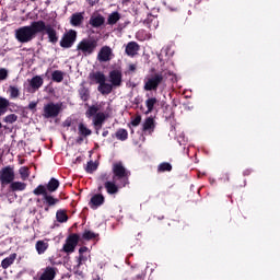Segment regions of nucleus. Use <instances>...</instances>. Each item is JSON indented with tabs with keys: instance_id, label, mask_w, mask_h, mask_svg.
Masks as SVG:
<instances>
[{
	"instance_id": "1",
	"label": "nucleus",
	"mask_w": 280,
	"mask_h": 280,
	"mask_svg": "<svg viewBox=\"0 0 280 280\" xmlns=\"http://www.w3.org/2000/svg\"><path fill=\"white\" fill-rule=\"evenodd\" d=\"M97 38H83L82 42H79L77 45V51H79V56H93L95 54V49H97Z\"/></svg>"
},
{
	"instance_id": "2",
	"label": "nucleus",
	"mask_w": 280,
	"mask_h": 280,
	"mask_svg": "<svg viewBox=\"0 0 280 280\" xmlns=\"http://www.w3.org/2000/svg\"><path fill=\"white\" fill-rule=\"evenodd\" d=\"M34 196H43V202L44 205H47L45 208V211H49V207H56L58 202H60V199L55 198L54 196L49 195L47 192V188H45V185L40 184L33 190Z\"/></svg>"
},
{
	"instance_id": "3",
	"label": "nucleus",
	"mask_w": 280,
	"mask_h": 280,
	"mask_svg": "<svg viewBox=\"0 0 280 280\" xmlns=\"http://www.w3.org/2000/svg\"><path fill=\"white\" fill-rule=\"evenodd\" d=\"M112 172H113V180H121L122 187H126L128 185V178H130V173L128 170H126V166H124L122 162H116L112 165Z\"/></svg>"
},
{
	"instance_id": "4",
	"label": "nucleus",
	"mask_w": 280,
	"mask_h": 280,
	"mask_svg": "<svg viewBox=\"0 0 280 280\" xmlns=\"http://www.w3.org/2000/svg\"><path fill=\"white\" fill-rule=\"evenodd\" d=\"M165 82L163 72H155L150 74L144 80L143 91H159V85Z\"/></svg>"
},
{
	"instance_id": "5",
	"label": "nucleus",
	"mask_w": 280,
	"mask_h": 280,
	"mask_svg": "<svg viewBox=\"0 0 280 280\" xmlns=\"http://www.w3.org/2000/svg\"><path fill=\"white\" fill-rule=\"evenodd\" d=\"M62 112V103L50 102L44 105L43 118L44 119H56Z\"/></svg>"
},
{
	"instance_id": "6",
	"label": "nucleus",
	"mask_w": 280,
	"mask_h": 280,
	"mask_svg": "<svg viewBox=\"0 0 280 280\" xmlns=\"http://www.w3.org/2000/svg\"><path fill=\"white\" fill-rule=\"evenodd\" d=\"M15 38L19 43H32L36 37L32 32L31 26L27 25L15 30Z\"/></svg>"
},
{
	"instance_id": "7",
	"label": "nucleus",
	"mask_w": 280,
	"mask_h": 280,
	"mask_svg": "<svg viewBox=\"0 0 280 280\" xmlns=\"http://www.w3.org/2000/svg\"><path fill=\"white\" fill-rule=\"evenodd\" d=\"M77 40L78 32L75 30H69L62 35L59 45L62 47V49H71V47L75 45Z\"/></svg>"
},
{
	"instance_id": "8",
	"label": "nucleus",
	"mask_w": 280,
	"mask_h": 280,
	"mask_svg": "<svg viewBox=\"0 0 280 280\" xmlns=\"http://www.w3.org/2000/svg\"><path fill=\"white\" fill-rule=\"evenodd\" d=\"M14 178V166L8 165L0 170V185H2V187L10 185Z\"/></svg>"
},
{
	"instance_id": "9",
	"label": "nucleus",
	"mask_w": 280,
	"mask_h": 280,
	"mask_svg": "<svg viewBox=\"0 0 280 280\" xmlns=\"http://www.w3.org/2000/svg\"><path fill=\"white\" fill-rule=\"evenodd\" d=\"M80 243V234L72 233L66 238V243L63 244L62 252L70 255L71 253H75V247Z\"/></svg>"
},
{
	"instance_id": "10",
	"label": "nucleus",
	"mask_w": 280,
	"mask_h": 280,
	"mask_svg": "<svg viewBox=\"0 0 280 280\" xmlns=\"http://www.w3.org/2000/svg\"><path fill=\"white\" fill-rule=\"evenodd\" d=\"M114 56L115 55L113 54V48H110V46H103L100 49L96 58L98 62H110Z\"/></svg>"
},
{
	"instance_id": "11",
	"label": "nucleus",
	"mask_w": 280,
	"mask_h": 280,
	"mask_svg": "<svg viewBox=\"0 0 280 280\" xmlns=\"http://www.w3.org/2000/svg\"><path fill=\"white\" fill-rule=\"evenodd\" d=\"M31 31L33 32V36L36 37L37 34H43V32H47V27H49V24H46L45 21H33L31 25Z\"/></svg>"
},
{
	"instance_id": "12",
	"label": "nucleus",
	"mask_w": 280,
	"mask_h": 280,
	"mask_svg": "<svg viewBox=\"0 0 280 280\" xmlns=\"http://www.w3.org/2000/svg\"><path fill=\"white\" fill-rule=\"evenodd\" d=\"M124 74L120 72V70H112L109 72V81L110 84L115 88L121 86Z\"/></svg>"
},
{
	"instance_id": "13",
	"label": "nucleus",
	"mask_w": 280,
	"mask_h": 280,
	"mask_svg": "<svg viewBox=\"0 0 280 280\" xmlns=\"http://www.w3.org/2000/svg\"><path fill=\"white\" fill-rule=\"evenodd\" d=\"M139 49H141V47L137 42H129L125 48V54L130 56V58H135V56L139 54Z\"/></svg>"
},
{
	"instance_id": "14",
	"label": "nucleus",
	"mask_w": 280,
	"mask_h": 280,
	"mask_svg": "<svg viewBox=\"0 0 280 280\" xmlns=\"http://www.w3.org/2000/svg\"><path fill=\"white\" fill-rule=\"evenodd\" d=\"M105 200L106 199L104 198V195L96 194L91 198L89 207H91L92 209H97V207H102V205H104Z\"/></svg>"
},
{
	"instance_id": "15",
	"label": "nucleus",
	"mask_w": 280,
	"mask_h": 280,
	"mask_svg": "<svg viewBox=\"0 0 280 280\" xmlns=\"http://www.w3.org/2000/svg\"><path fill=\"white\" fill-rule=\"evenodd\" d=\"M89 23L92 27H95V28L102 27V25H104L106 23V18H104V15H102V14L92 15L90 18Z\"/></svg>"
},
{
	"instance_id": "16",
	"label": "nucleus",
	"mask_w": 280,
	"mask_h": 280,
	"mask_svg": "<svg viewBox=\"0 0 280 280\" xmlns=\"http://www.w3.org/2000/svg\"><path fill=\"white\" fill-rule=\"evenodd\" d=\"M116 182L117 180L113 179L104 184V187L109 196H115V194H119V186Z\"/></svg>"
},
{
	"instance_id": "17",
	"label": "nucleus",
	"mask_w": 280,
	"mask_h": 280,
	"mask_svg": "<svg viewBox=\"0 0 280 280\" xmlns=\"http://www.w3.org/2000/svg\"><path fill=\"white\" fill-rule=\"evenodd\" d=\"M79 97L82 102H89L91 100V90L84 85V83H81L79 90H78Z\"/></svg>"
},
{
	"instance_id": "18",
	"label": "nucleus",
	"mask_w": 280,
	"mask_h": 280,
	"mask_svg": "<svg viewBox=\"0 0 280 280\" xmlns=\"http://www.w3.org/2000/svg\"><path fill=\"white\" fill-rule=\"evenodd\" d=\"M82 23H84V13L78 12L71 15L70 25H72L73 27H80Z\"/></svg>"
},
{
	"instance_id": "19",
	"label": "nucleus",
	"mask_w": 280,
	"mask_h": 280,
	"mask_svg": "<svg viewBox=\"0 0 280 280\" xmlns=\"http://www.w3.org/2000/svg\"><path fill=\"white\" fill-rule=\"evenodd\" d=\"M90 80H92V82H95V84H98L100 86L101 84L106 82V74H104V72L102 71L92 72L90 73Z\"/></svg>"
},
{
	"instance_id": "20",
	"label": "nucleus",
	"mask_w": 280,
	"mask_h": 280,
	"mask_svg": "<svg viewBox=\"0 0 280 280\" xmlns=\"http://www.w3.org/2000/svg\"><path fill=\"white\" fill-rule=\"evenodd\" d=\"M56 279V268L46 267L44 272L40 275L39 280H54Z\"/></svg>"
},
{
	"instance_id": "21",
	"label": "nucleus",
	"mask_w": 280,
	"mask_h": 280,
	"mask_svg": "<svg viewBox=\"0 0 280 280\" xmlns=\"http://www.w3.org/2000/svg\"><path fill=\"white\" fill-rule=\"evenodd\" d=\"M148 100L145 101L147 112L145 115H150V113L154 112V106L159 104V100L156 97H150V94H145Z\"/></svg>"
},
{
	"instance_id": "22",
	"label": "nucleus",
	"mask_w": 280,
	"mask_h": 280,
	"mask_svg": "<svg viewBox=\"0 0 280 280\" xmlns=\"http://www.w3.org/2000/svg\"><path fill=\"white\" fill-rule=\"evenodd\" d=\"M43 84H45V80L40 75H35L30 81V86L33 91H38Z\"/></svg>"
},
{
	"instance_id": "23",
	"label": "nucleus",
	"mask_w": 280,
	"mask_h": 280,
	"mask_svg": "<svg viewBox=\"0 0 280 280\" xmlns=\"http://www.w3.org/2000/svg\"><path fill=\"white\" fill-rule=\"evenodd\" d=\"M58 187H60V180L55 177L50 178L48 184L45 186L47 194H54V191H58Z\"/></svg>"
},
{
	"instance_id": "24",
	"label": "nucleus",
	"mask_w": 280,
	"mask_h": 280,
	"mask_svg": "<svg viewBox=\"0 0 280 280\" xmlns=\"http://www.w3.org/2000/svg\"><path fill=\"white\" fill-rule=\"evenodd\" d=\"M46 34L48 36L49 43L52 45L58 43V32L50 24H48V27L46 28Z\"/></svg>"
},
{
	"instance_id": "25",
	"label": "nucleus",
	"mask_w": 280,
	"mask_h": 280,
	"mask_svg": "<svg viewBox=\"0 0 280 280\" xmlns=\"http://www.w3.org/2000/svg\"><path fill=\"white\" fill-rule=\"evenodd\" d=\"M113 86L112 83H106V81H104L103 84L97 86V91L101 95H110V93H113Z\"/></svg>"
},
{
	"instance_id": "26",
	"label": "nucleus",
	"mask_w": 280,
	"mask_h": 280,
	"mask_svg": "<svg viewBox=\"0 0 280 280\" xmlns=\"http://www.w3.org/2000/svg\"><path fill=\"white\" fill-rule=\"evenodd\" d=\"M14 261H16V253H13L9 257L4 258L1 261V268H3V270H8V267L12 266V264H14Z\"/></svg>"
},
{
	"instance_id": "27",
	"label": "nucleus",
	"mask_w": 280,
	"mask_h": 280,
	"mask_svg": "<svg viewBox=\"0 0 280 280\" xmlns=\"http://www.w3.org/2000/svg\"><path fill=\"white\" fill-rule=\"evenodd\" d=\"M35 248L39 255H45L47 248H49V243L45 241H37L35 244Z\"/></svg>"
},
{
	"instance_id": "28",
	"label": "nucleus",
	"mask_w": 280,
	"mask_h": 280,
	"mask_svg": "<svg viewBox=\"0 0 280 280\" xmlns=\"http://www.w3.org/2000/svg\"><path fill=\"white\" fill-rule=\"evenodd\" d=\"M8 108H10V101L3 96H0V117L8 113Z\"/></svg>"
},
{
	"instance_id": "29",
	"label": "nucleus",
	"mask_w": 280,
	"mask_h": 280,
	"mask_svg": "<svg viewBox=\"0 0 280 280\" xmlns=\"http://www.w3.org/2000/svg\"><path fill=\"white\" fill-rule=\"evenodd\" d=\"M108 114H104L103 112H98L94 117H93V124L96 125H104V122L108 119Z\"/></svg>"
},
{
	"instance_id": "30",
	"label": "nucleus",
	"mask_w": 280,
	"mask_h": 280,
	"mask_svg": "<svg viewBox=\"0 0 280 280\" xmlns=\"http://www.w3.org/2000/svg\"><path fill=\"white\" fill-rule=\"evenodd\" d=\"M27 184L23 182H13L10 184L11 191H25Z\"/></svg>"
},
{
	"instance_id": "31",
	"label": "nucleus",
	"mask_w": 280,
	"mask_h": 280,
	"mask_svg": "<svg viewBox=\"0 0 280 280\" xmlns=\"http://www.w3.org/2000/svg\"><path fill=\"white\" fill-rule=\"evenodd\" d=\"M78 130H79V135L81 137H91L93 135V131L91 129H89L86 127V125H84V122H80L79 124V127H78Z\"/></svg>"
},
{
	"instance_id": "32",
	"label": "nucleus",
	"mask_w": 280,
	"mask_h": 280,
	"mask_svg": "<svg viewBox=\"0 0 280 280\" xmlns=\"http://www.w3.org/2000/svg\"><path fill=\"white\" fill-rule=\"evenodd\" d=\"M8 93L10 95V100H16L21 97V90L16 85H10L8 89Z\"/></svg>"
},
{
	"instance_id": "33",
	"label": "nucleus",
	"mask_w": 280,
	"mask_h": 280,
	"mask_svg": "<svg viewBox=\"0 0 280 280\" xmlns=\"http://www.w3.org/2000/svg\"><path fill=\"white\" fill-rule=\"evenodd\" d=\"M154 118L148 117L144 122L142 124L143 132H148V130H154Z\"/></svg>"
},
{
	"instance_id": "34",
	"label": "nucleus",
	"mask_w": 280,
	"mask_h": 280,
	"mask_svg": "<svg viewBox=\"0 0 280 280\" xmlns=\"http://www.w3.org/2000/svg\"><path fill=\"white\" fill-rule=\"evenodd\" d=\"M120 19H121V14H119V12L115 11L108 15L107 25H116Z\"/></svg>"
},
{
	"instance_id": "35",
	"label": "nucleus",
	"mask_w": 280,
	"mask_h": 280,
	"mask_svg": "<svg viewBox=\"0 0 280 280\" xmlns=\"http://www.w3.org/2000/svg\"><path fill=\"white\" fill-rule=\"evenodd\" d=\"M96 237H100V234L90 230H85L82 234V240L85 242H91V240H95Z\"/></svg>"
},
{
	"instance_id": "36",
	"label": "nucleus",
	"mask_w": 280,
	"mask_h": 280,
	"mask_svg": "<svg viewBox=\"0 0 280 280\" xmlns=\"http://www.w3.org/2000/svg\"><path fill=\"white\" fill-rule=\"evenodd\" d=\"M51 80L52 82H57V83L62 82V80H65V72H62L61 70H55L51 73Z\"/></svg>"
},
{
	"instance_id": "37",
	"label": "nucleus",
	"mask_w": 280,
	"mask_h": 280,
	"mask_svg": "<svg viewBox=\"0 0 280 280\" xmlns=\"http://www.w3.org/2000/svg\"><path fill=\"white\" fill-rule=\"evenodd\" d=\"M100 113V106L97 105H91L85 112V116L91 119V117H95Z\"/></svg>"
},
{
	"instance_id": "38",
	"label": "nucleus",
	"mask_w": 280,
	"mask_h": 280,
	"mask_svg": "<svg viewBox=\"0 0 280 280\" xmlns=\"http://www.w3.org/2000/svg\"><path fill=\"white\" fill-rule=\"evenodd\" d=\"M57 222L61 224L69 220V215H67V210H58L56 213Z\"/></svg>"
},
{
	"instance_id": "39",
	"label": "nucleus",
	"mask_w": 280,
	"mask_h": 280,
	"mask_svg": "<svg viewBox=\"0 0 280 280\" xmlns=\"http://www.w3.org/2000/svg\"><path fill=\"white\" fill-rule=\"evenodd\" d=\"M115 137L118 139V141H126L128 139V130L118 129L115 133Z\"/></svg>"
},
{
	"instance_id": "40",
	"label": "nucleus",
	"mask_w": 280,
	"mask_h": 280,
	"mask_svg": "<svg viewBox=\"0 0 280 280\" xmlns=\"http://www.w3.org/2000/svg\"><path fill=\"white\" fill-rule=\"evenodd\" d=\"M172 164L170 162H162L158 166V172L163 173V172H172Z\"/></svg>"
},
{
	"instance_id": "41",
	"label": "nucleus",
	"mask_w": 280,
	"mask_h": 280,
	"mask_svg": "<svg viewBox=\"0 0 280 280\" xmlns=\"http://www.w3.org/2000/svg\"><path fill=\"white\" fill-rule=\"evenodd\" d=\"M19 172L22 180H27V178H30V168L27 166H22Z\"/></svg>"
},
{
	"instance_id": "42",
	"label": "nucleus",
	"mask_w": 280,
	"mask_h": 280,
	"mask_svg": "<svg viewBox=\"0 0 280 280\" xmlns=\"http://www.w3.org/2000/svg\"><path fill=\"white\" fill-rule=\"evenodd\" d=\"M77 261L78 264L74 268L78 270L81 266H83V264H86V261H89V258L84 254H79Z\"/></svg>"
},
{
	"instance_id": "43",
	"label": "nucleus",
	"mask_w": 280,
	"mask_h": 280,
	"mask_svg": "<svg viewBox=\"0 0 280 280\" xmlns=\"http://www.w3.org/2000/svg\"><path fill=\"white\" fill-rule=\"evenodd\" d=\"M97 170V163L90 161L88 162V165L85 167V172L88 174H93V172H95Z\"/></svg>"
},
{
	"instance_id": "44",
	"label": "nucleus",
	"mask_w": 280,
	"mask_h": 280,
	"mask_svg": "<svg viewBox=\"0 0 280 280\" xmlns=\"http://www.w3.org/2000/svg\"><path fill=\"white\" fill-rule=\"evenodd\" d=\"M18 120H19V116H16V114L7 115L3 118L4 124H14Z\"/></svg>"
},
{
	"instance_id": "45",
	"label": "nucleus",
	"mask_w": 280,
	"mask_h": 280,
	"mask_svg": "<svg viewBox=\"0 0 280 280\" xmlns=\"http://www.w3.org/2000/svg\"><path fill=\"white\" fill-rule=\"evenodd\" d=\"M98 180H101V183H110V175L108 173H102L98 176Z\"/></svg>"
},
{
	"instance_id": "46",
	"label": "nucleus",
	"mask_w": 280,
	"mask_h": 280,
	"mask_svg": "<svg viewBox=\"0 0 280 280\" xmlns=\"http://www.w3.org/2000/svg\"><path fill=\"white\" fill-rule=\"evenodd\" d=\"M141 124V115H137L135 118L131 119V126L137 128Z\"/></svg>"
},
{
	"instance_id": "47",
	"label": "nucleus",
	"mask_w": 280,
	"mask_h": 280,
	"mask_svg": "<svg viewBox=\"0 0 280 280\" xmlns=\"http://www.w3.org/2000/svg\"><path fill=\"white\" fill-rule=\"evenodd\" d=\"M8 80V69L0 68V81Z\"/></svg>"
},
{
	"instance_id": "48",
	"label": "nucleus",
	"mask_w": 280,
	"mask_h": 280,
	"mask_svg": "<svg viewBox=\"0 0 280 280\" xmlns=\"http://www.w3.org/2000/svg\"><path fill=\"white\" fill-rule=\"evenodd\" d=\"M152 21H154V15L152 14H148L147 19L143 21L144 25H148L150 27V23H152Z\"/></svg>"
},
{
	"instance_id": "49",
	"label": "nucleus",
	"mask_w": 280,
	"mask_h": 280,
	"mask_svg": "<svg viewBox=\"0 0 280 280\" xmlns=\"http://www.w3.org/2000/svg\"><path fill=\"white\" fill-rule=\"evenodd\" d=\"M36 106H38V102H31L27 108L28 110H32V113H36Z\"/></svg>"
},
{
	"instance_id": "50",
	"label": "nucleus",
	"mask_w": 280,
	"mask_h": 280,
	"mask_svg": "<svg viewBox=\"0 0 280 280\" xmlns=\"http://www.w3.org/2000/svg\"><path fill=\"white\" fill-rule=\"evenodd\" d=\"M128 71L129 73H135V71H137V65L135 63L129 65Z\"/></svg>"
},
{
	"instance_id": "51",
	"label": "nucleus",
	"mask_w": 280,
	"mask_h": 280,
	"mask_svg": "<svg viewBox=\"0 0 280 280\" xmlns=\"http://www.w3.org/2000/svg\"><path fill=\"white\" fill-rule=\"evenodd\" d=\"M93 126H94V129H95V133H96V135H100V130H102V127H103L104 125H102V124H100V125L93 124Z\"/></svg>"
},
{
	"instance_id": "52",
	"label": "nucleus",
	"mask_w": 280,
	"mask_h": 280,
	"mask_svg": "<svg viewBox=\"0 0 280 280\" xmlns=\"http://www.w3.org/2000/svg\"><path fill=\"white\" fill-rule=\"evenodd\" d=\"M84 139H86V137H84V136L78 137V138H77V143H78L79 145H82V143H84Z\"/></svg>"
},
{
	"instance_id": "53",
	"label": "nucleus",
	"mask_w": 280,
	"mask_h": 280,
	"mask_svg": "<svg viewBox=\"0 0 280 280\" xmlns=\"http://www.w3.org/2000/svg\"><path fill=\"white\" fill-rule=\"evenodd\" d=\"M88 250H89V247L82 246V247H80V249H79V255H84V253H86Z\"/></svg>"
},
{
	"instance_id": "54",
	"label": "nucleus",
	"mask_w": 280,
	"mask_h": 280,
	"mask_svg": "<svg viewBox=\"0 0 280 280\" xmlns=\"http://www.w3.org/2000/svg\"><path fill=\"white\" fill-rule=\"evenodd\" d=\"M250 174H253V170L247 168L243 172V176H250Z\"/></svg>"
},
{
	"instance_id": "55",
	"label": "nucleus",
	"mask_w": 280,
	"mask_h": 280,
	"mask_svg": "<svg viewBox=\"0 0 280 280\" xmlns=\"http://www.w3.org/2000/svg\"><path fill=\"white\" fill-rule=\"evenodd\" d=\"M65 126H66L67 128H71V120H66V121H65Z\"/></svg>"
},
{
	"instance_id": "56",
	"label": "nucleus",
	"mask_w": 280,
	"mask_h": 280,
	"mask_svg": "<svg viewBox=\"0 0 280 280\" xmlns=\"http://www.w3.org/2000/svg\"><path fill=\"white\" fill-rule=\"evenodd\" d=\"M89 5H91V7L95 5V1L89 0Z\"/></svg>"
},
{
	"instance_id": "57",
	"label": "nucleus",
	"mask_w": 280,
	"mask_h": 280,
	"mask_svg": "<svg viewBox=\"0 0 280 280\" xmlns=\"http://www.w3.org/2000/svg\"><path fill=\"white\" fill-rule=\"evenodd\" d=\"M108 135V130H104L102 137H106Z\"/></svg>"
},
{
	"instance_id": "58",
	"label": "nucleus",
	"mask_w": 280,
	"mask_h": 280,
	"mask_svg": "<svg viewBox=\"0 0 280 280\" xmlns=\"http://www.w3.org/2000/svg\"><path fill=\"white\" fill-rule=\"evenodd\" d=\"M102 189H104L103 186H98V187H97V190H98V191H102Z\"/></svg>"
},
{
	"instance_id": "59",
	"label": "nucleus",
	"mask_w": 280,
	"mask_h": 280,
	"mask_svg": "<svg viewBox=\"0 0 280 280\" xmlns=\"http://www.w3.org/2000/svg\"><path fill=\"white\" fill-rule=\"evenodd\" d=\"M48 75H49V70H47L46 73H45L46 78H48Z\"/></svg>"
},
{
	"instance_id": "60",
	"label": "nucleus",
	"mask_w": 280,
	"mask_h": 280,
	"mask_svg": "<svg viewBox=\"0 0 280 280\" xmlns=\"http://www.w3.org/2000/svg\"><path fill=\"white\" fill-rule=\"evenodd\" d=\"M130 0H122V3H128Z\"/></svg>"
},
{
	"instance_id": "61",
	"label": "nucleus",
	"mask_w": 280,
	"mask_h": 280,
	"mask_svg": "<svg viewBox=\"0 0 280 280\" xmlns=\"http://www.w3.org/2000/svg\"><path fill=\"white\" fill-rule=\"evenodd\" d=\"M1 128H3V124L0 122V130H1Z\"/></svg>"
},
{
	"instance_id": "62",
	"label": "nucleus",
	"mask_w": 280,
	"mask_h": 280,
	"mask_svg": "<svg viewBox=\"0 0 280 280\" xmlns=\"http://www.w3.org/2000/svg\"><path fill=\"white\" fill-rule=\"evenodd\" d=\"M36 202H40V199H37Z\"/></svg>"
},
{
	"instance_id": "63",
	"label": "nucleus",
	"mask_w": 280,
	"mask_h": 280,
	"mask_svg": "<svg viewBox=\"0 0 280 280\" xmlns=\"http://www.w3.org/2000/svg\"><path fill=\"white\" fill-rule=\"evenodd\" d=\"M138 277V279H141V276H137Z\"/></svg>"
},
{
	"instance_id": "64",
	"label": "nucleus",
	"mask_w": 280,
	"mask_h": 280,
	"mask_svg": "<svg viewBox=\"0 0 280 280\" xmlns=\"http://www.w3.org/2000/svg\"><path fill=\"white\" fill-rule=\"evenodd\" d=\"M31 1H36V0H31Z\"/></svg>"
}]
</instances>
